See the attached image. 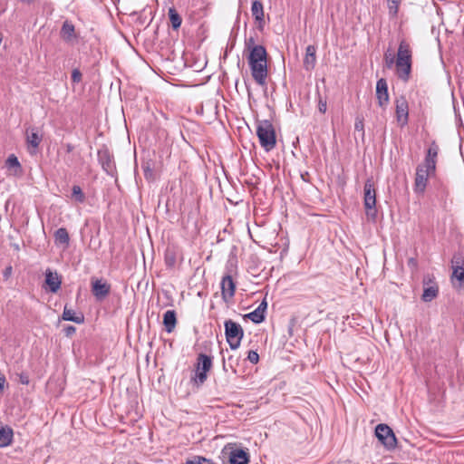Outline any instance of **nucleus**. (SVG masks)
I'll return each mask as SVG.
<instances>
[{
  "mask_svg": "<svg viewBox=\"0 0 464 464\" xmlns=\"http://www.w3.org/2000/svg\"><path fill=\"white\" fill-rule=\"evenodd\" d=\"M267 53L263 45L253 47L248 55V63L251 74L256 82L260 86L266 84L267 77Z\"/></svg>",
  "mask_w": 464,
  "mask_h": 464,
  "instance_id": "obj_1",
  "label": "nucleus"
},
{
  "mask_svg": "<svg viewBox=\"0 0 464 464\" xmlns=\"http://www.w3.org/2000/svg\"><path fill=\"white\" fill-rule=\"evenodd\" d=\"M412 63V51L410 44L401 40L399 44L397 57L395 61L398 77L407 82L410 78Z\"/></svg>",
  "mask_w": 464,
  "mask_h": 464,
  "instance_id": "obj_2",
  "label": "nucleus"
},
{
  "mask_svg": "<svg viewBox=\"0 0 464 464\" xmlns=\"http://www.w3.org/2000/svg\"><path fill=\"white\" fill-rule=\"evenodd\" d=\"M256 135L261 147L266 151H270L276 148V135L272 122L268 120L256 121Z\"/></svg>",
  "mask_w": 464,
  "mask_h": 464,
  "instance_id": "obj_3",
  "label": "nucleus"
},
{
  "mask_svg": "<svg viewBox=\"0 0 464 464\" xmlns=\"http://www.w3.org/2000/svg\"><path fill=\"white\" fill-rule=\"evenodd\" d=\"M225 335L229 347L236 350L240 346L241 340L244 336L242 326L231 319L226 320L224 323Z\"/></svg>",
  "mask_w": 464,
  "mask_h": 464,
  "instance_id": "obj_4",
  "label": "nucleus"
},
{
  "mask_svg": "<svg viewBox=\"0 0 464 464\" xmlns=\"http://www.w3.org/2000/svg\"><path fill=\"white\" fill-rule=\"evenodd\" d=\"M212 367V358L207 354L199 353L197 358L195 375L191 378L198 386L202 385L208 378V372Z\"/></svg>",
  "mask_w": 464,
  "mask_h": 464,
  "instance_id": "obj_5",
  "label": "nucleus"
},
{
  "mask_svg": "<svg viewBox=\"0 0 464 464\" xmlns=\"http://www.w3.org/2000/svg\"><path fill=\"white\" fill-rule=\"evenodd\" d=\"M363 205L366 215L372 219L376 218V190L371 179H368L363 186Z\"/></svg>",
  "mask_w": 464,
  "mask_h": 464,
  "instance_id": "obj_6",
  "label": "nucleus"
},
{
  "mask_svg": "<svg viewBox=\"0 0 464 464\" xmlns=\"http://www.w3.org/2000/svg\"><path fill=\"white\" fill-rule=\"evenodd\" d=\"M375 435L386 449L392 450L396 447V437L388 425L382 423L378 424L375 428Z\"/></svg>",
  "mask_w": 464,
  "mask_h": 464,
  "instance_id": "obj_7",
  "label": "nucleus"
},
{
  "mask_svg": "<svg viewBox=\"0 0 464 464\" xmlns=\"http://www.w3.org/2000/svg\"><path fill=\"white\" fill-rule=\"evenodd\" d=\"M395 114L398 125L401 128L406 126L409 121V104L404 96L395 100Z\"/></svg>",
  "mask_w": 464,
  "mask_h": 464,
  "instance_id": "obj_8",
  "label": "nucleus"
},
{
  "mask_svg": "<svg viewBox=\"0 0 464 464\" xmlns=\"http://www.w3.org/2000/svg\"><path fill=\"white\" fill-rule=\"evenodd\" d=\"M433 171L424 165H419L416 169V175H415V182H414V190L417 193H423L427 183L428 179L430 173Z\"/></svg>",
  "mask_w": 464,
  "mask_h": 464,
  "instance_id": "obj_9",
  "label": "nucleus"
},
{
  "mask_svg": "<svg viewBox=\"0 0 464 464\" xmlns=\"http://www.w3.org/2000/svg\"><path fill=\"white\" fill-rule=\"evenodd\" d=\"M423 294L421 296L422 301L430 302L437 297L439 294V286L434 281V276H427L423 279Z\"/></svg>",
  "mask_w": 464,
  "mask_h": 464,
  "instance_id": "obj_10",
  "label": "nucleus"
},
{
  "mask_svg": "<svg viewBox=\"0 0 464 464\" xmlns=\"http://www.w3.org/2000/svg\"><path fill=\"white\" fill-rule=\"evenodd\" d=\"M111 292V285L103 279H92V293L98 300L104 299Z\"/></svg>",
  "mask_w": 464,
  "mask_h": 464,
  "instance_id": "obj_11",
  "label": "nucleus"
},
{
  "mask_svg": "<svg viewBox=\"0 0 464 464\" xmlns=\"http://www.w3.org/2000/svg\"><path fill=\"white\" fill-rule=\"evenodd\" d=\"M220 286L222 298L225 302H227L235 295L236 284L230 274H227L222 277Z\"/></svg>",
  "mask_w": 464,
  "mask_h": 464,
  "instance_id": "obj_12",
  "label": "nucleus"
},
{
  "mask_svg": "<svg viewBox=\"0 0 464 464\" xmlns=\"http://www.w3.org/2000/svg\"><path fill=\"white\" fill-rule=\"evenodd\" d=\"M376 97L380 107L384 108L389 102L388 85L385 79L381 78L376 83Z\"/></svg>",
  "mask_w": 464,
  "mask_h": 464,
  "instance_id": "obj_13",
  "label": "nucleus"
},
{
  "mask_svg": "<svg viewBox=\"0 0 464 464\" xmlns=\"http://www.w3.org/2000/svg\"><path fill=\"white\" fill-rule=\"evenodd\" d=\"M251 13L252 15L255 17L256 22L258 24V29L263 30L265 24L263 4L258 0L253 1L251 6Z\"/></svg>",
  "mask_w": 464,
  "mask_h": 464,
  "instance_id": "obj_14",
  "label": "nucleus"
},
{
  "mask_svg": "<svg viewBox=\"0 0 464 464\" xmlns=\"http://www.w3.org/2000/svg\"><path fill=\"white\" fill-rule=\"evenodd\" d=\"M45 284L48 285L50 292L56 293L61 287V278L56 272L47 269L45 272Z\"/></svg>",
  "mask_w": 464,
  "mask_h": 464,
  "instance_id": "obj_15",
  "label": "nucleus"
},
{
  "mask_svg": "<svg viewBox=\"0 0 464 464\" xmlns=\"http://www.w3.org/2000/svg\"><path fill=\"white\" fill-rule=\"evenodd\" d=\"M316 63V47L308 45L305 49V56L304 59V68L306 71H312Z\"/></svg>",
  "mask_w": 464,
  "mask_h": 464,
  "instance_id": "obj_16",
  "label": "nucleus"
},
{
  "mask_svg": "<svg viewBox=\"0 0 464 464\" xmlns=\"http://www.w3.org/2000/svg\"><path fill=\"white\" fill-rule=\"evenodd\" d=\"M98 160L102 164V169L107 172L111 173L113 169L112 157L111 156L107 149L98 150Z\"/></svg>",
  "mask_w": 464,
  "mask_h": 464,
  "instance_id": "obj_17",
  "label": "nucleus"
},
{
  "mask_svg": "<svg viewBox=\"0 0 464 464\" xmlns=\"http://www.w3.org/2000/svg\"><path fill=\"white\" fill-rule=\"evenodd\" d=\"M450 282L454 288L464 289V267L451 268Z\"/></svg>",
  "mask_w": 464,
  "mask_h": 464,
  "instance_id": "obj_18",
  "label": "nucleus"
},
{
  "mask_svg": "<svg viewBox=\"0 0 464 464\" xmlns=\"http://www.w3.org/2000/svg\"><path fill=\"white\" fill-rule=\"evenodd\" d=\"M438 156V147L435 143H432V146L429 148L425 160L424 166L428 169L435 171L436 169V158Z\"/></svg>",
  "mask_w": 464,
  "mask_h": 464,
  "instance_id": "obj_19",
  "label": "nucleus"
},
{
  "mask_svg": "<svg viewBox=\"0 0 464 464\" xmlns=\"http://www.w3.org/2000/svg\"><path fill=\"white\" fill-rule=\"evenodd\" d=\"M14 432L9 426L0 425V448L9 446L13 441Z\"/></svg>",
  "mask_w": 464,
  "mask_h": 464,
  "instance_id": "obj_20",
  "label": "nucleus"
},
{
  "mask_svg": "<svg viewBox=\"0 0 464 464\" xmlns=\"http://www.w3.org/2000/svg\"><path fill=\"white\" fill-rule=\"evenodd\" d=\"M249 461L248 454L242 449L231 451L229 456L230 464H247Z\"/></svg>",
  "mask_w": 464,
  "mask_h": 464,
  "instance_id": "obj_21",
  "label": "nucleus"
},
{
  "mask_svg": "<svg viewBox=\"0 0 464 464\" xmlns=\"http://www.w3.org/2000/svg\"><path fill=\"white\" fill-rule=\"evenodd\" d=\"M26 141L28 145L34 149V152L42 141V136L35 128H32L26 130Z\"/></svg>",
  "mask_w": 464,
  "mask_h": 464,
  "instance_id": "obj_22",
  "label": "nucleus"
},
{
  "mask_svg": "<svg viewBox=\"0 0 464 464\" xmlns=\"http://www.w3.org/2000/svg\"><path fill=\"white\" fill-rule=\"evenodd\" d=\"M177 324L176 312L174 310H168L163 315V324L168 333H171Z\"/></svg>",
  "mask_w": 464,
  "mask_h": 464,
  "instance_id": "obj_23",
  "label": "nucleus"
},
{
  "mask_svg": "<svg viewBox=\"0 0 464 464\" xmlns=\"http://www.w3.org/2000/svg\"><path fill=\"white\" fill-rule=\"evenodd\" d=\"M62 318L65 321H71L76 324H82L84 322V316L82 314L80 313L76 314L72 309H68L66 306L63 309Z\"/></svg>",
  "mask_w": 464,
  "mask_h": 464,
  "instance_id": "obj_24",
  "label": "nucleus"
},
{
  "mask_svg": "<svg viewBox=\"0 0 464 464\" xmlns=\"http://www.w3.org/2000/svg\"><path fill=\"white\" fill-rule=\"evenodd\" d=\"M61 37L66 42H70L72 38L75 37L74 25L72 23H70L69 21H65L63 24V26L61 29Z\"/></svg>",
  "mask_w": 464,
  "mask_h": 464,
  "instance_id": "obj_25",
  "label": "nucleus"
},
{
  "mask_svg": "<svg viewBox=\"0 0 464 464\" xmlns=\"http://www.w3.org/2000/svg\"><path fill=\"white\" fill-rule=\"evenodd\" d=\"M54 239L56 244L67 246L70 242V237L67 229L65 227L58 228L54 233Z\"/></svg>",
  "mask_w": 464,
  "mask_h": 464,
  "instance_id": "obj_26",
  "label": "nucleus"
},
{
  "mask_svg": "<svg viewBox=\"0 0 464 464\" xmlns=\"http://www.w3.org/2000/svg\"><path fill=\"white\" fill-rule=\"evenodd\" d=\"M169 18L174 30H178L182 23V18L174 7L169 9Z\"/></svg>",
  "mask_w": 464,
  "mask_h": 464,
  "instance_id": "obj_27",
  "label": "nucleus"
},
{
  "mask_svg": "<svg viewBox=\"0 0 464 464\" xmlns=\"http://www.w3.org/2000/svg\"><path fill=\"white\" fill-rule=\"evenodd\" d=\"M244 318L251 320L255 324H260L265 320V314L258 308L244 315Z\"/></svg>",
  "mask_w": 464,
  "mask_h": 464,
  "instance_id": "obj_28",
  "label": "nucleus"
},
{
  "mask_svg": "<svg viewBox=\"0 0 464 464\" xmlns=\"http://www.w3.org/2000/svg\"><path fill=\"white\" fill-rule=\"evenodd\" d=\"M72 198L77 203H83L85 201V195L82 188L78 185H74L72 188Z\"/></svg>",
  "mask_w": 464,
  "mask_h": 464,
  "instance_id": "obj_29",
  "label": "nucleus"
},
{
  "mask_svg": "<svg viewBox=\"0 0 464 464\" xmlns=\"http://www.w3.org/2000/svg\"><path fill=\"white\" fill-rule=\"evenodd\" d=\"M387 2L390 17L395 18L398 14L399 6L401 5V0H387Z\"/></svg>",
  "mask_w": 464,
  "mask_h": 464,
  "instance_id": "obj_30",
  "label": "nucleus"
},
{
  "mask_svg": "<svg viewBox=\"0 0 464 464\" xmlns=\"http://www.w3.org/2000/svg\"><path fill=\"white\" fill-rule=\"evenodd\" d=\"M464 267V256L462 253H455L451 258V268Z\"/></svg>",
  "mask_w": 464,
  "mask_h": 464,
  "instance_id": "obj_31",
  "label": "nucleus"
},
{
  "mask_svg": "<svg viewBox=\"0 0 464 464\" xmlns=\"http://www.w3.org/2000/svg\"><path fill=\"white\" fill-rule=\"evenodd\" d=\"M186 464H214V462L205 457L195 456L191 459H188Z\"/></svg>",
  "mask_w": 464,
  "mask_h": 464,
  "instance_id": "obj_32",
  "label": "nucleus"
},
{
  "mask_svg": "<svg viewBox=\"0 0 464 464\" xmlns=\"http://www.w3.org/2000/svg\"><path fill=\"white\" fill-rule=\"evenodd\" d=\"M354 130L361 133L362 138H364V122L363 118L357 116L354 123Z\"/></svg>",
  "mask_w": 464,
  "mask_h": 464,
  "instance_id": "obj_33",
  "label": "nucleus"
},
{
  "mask_svg": "<svg viewBox=\"0 0 464 464\" xmlns=\"http://www.w3.org/2000/svg\"><path fill=\"white\" fill-rule=\"evenodd\" d=\"M6 165L9 168H20V163L18 159L14 155H10L6 160Z\"/></svg>",
  "mask_w": 464,
  "mask_h": 464,
  "instance_id": "obj_34",
  "label": "nucleus"
},
{
  "mask_svg": "<svg viewBox=\"0 0 464 464\" xmlns=\"http://www.w3.org/2000/svg\"><path fill=\"white\" fill-rule=\"evenodd\" d=\"M327 110V101L325 98H323L320 94H318V111L321 113H325Z\"/></svg>",
  "mask_w": 464,
  "mask_h": 464,
  "instance_id": "obj_35",
  "label": "nucleus"
},
{
  "mask_svg": "<svg viewBox=\"0 0 464 464\" xmlns=\"http://www.w3.org/2000/svg\"><path fill=\"white\" fill-rule=\"evenodd\" d=\"M247 360L253 363L256 364L259 362V355L256 351H249L247 354Z\"/></svg>",
  "mask_w": 464,
  "mask_h": 464,
  "instance_id": "obj_36",
  "label": "nucleus"
},
{
  "mask_svg": "<svg viewBox=\"0 0 464 464\" xmlns=\"http://www.w3.org/2000/svg\"><path fill=\"white\" fill-rule=\"evenodd\" d=\"M245 45H246V49H247L249 51V53H251L252 48L256 47L258 44H256L255 38L253 36H251L245 40Z\"/></svg>",
  "mask_w": 464,
  "mask_h": 464,
  "instance_id": "obj_37",
  "label": "nucleus"
},
{
  "mask_svg": "<svg viewBox=\"0 0 464 464\" xmlns=\"http://www.w3.org/2000/svg\"><path fill=\"white\" fill-rule=\"evenodd\" d=\"M82 80V72L78 69H73L72 72V81L75 83L80 82Z\"/></svg>",
  "mask_w": 464,
  "mask_h": 464,
  "instance_id": "obj_38",
  "label": "nucleus"
},
{
  "mask_svg": "<svg viewBox=\"0 0 464 464\" xmlns=\"http://www.w3.org/2000/svg\"><path fill=\"white\" fill-rule=\"evenodd\" d=\"M223 371L227 372L229 370H231L232 372L234 373H237V369L235 368V366L231 363V362H228V364H227L225 359H223Z\"/></svg>",
  "mask_w": 464,
  "mask_h": 464,
  "instance_id": "obj_39",
  "label": "nucleus"
},
{
  "mask_svg": "<svg viewBox=\"0 0 464 464\" xmlns=\"http://www.w3.org/2000/svg\"><path fill=\"white\" fill-rule=\"evenodd\" d=\"M384 59H385L386 66L388 68H391L393 65V63H395V61H396V60H394V57L392 54H388L387 53L384 54Z\"/></svg>",
  "mask_w": 464,
  "mask_h": 464,
  "instance_id": "obj_40",
  "label": "nucleus"
},
{
  "mask_svg": "<svg viewBox=\"0 0 464 464\" xmlns=\"http://www.w3.org/2000/svg\"><path fill=\"white\" fill-rule=\"evenodd\" d=\"M76 331V328L72 325H67L66 327H64L63 329V332L65 334L66 336H72Z\"/></svg>",
  "mask_w": 464,
  "mask_h": 464,
  "instance_id": "obj_41",
  "label": "nucleus"
},
{
  "mask_svg": "<svg viewBox=\"0 0 464 464\" xmlns=\"http://www.w3.org/2000/svg\"><path fill=\"white\" fill-rule=\"evenodd\" d=\"M257 308L259 309V311H260L261 313H263V314H265L266 310V308H267V303H266V299H264V300L260 303V304L257 306Z\"/></svg>",
  "mask_w": 464,
  "mask_h": 464,
  "instance_id": "obj_42",
  "label": "nucleus"
},
{
  "mask_svg": "<svg viewBox=\"0 0 464 464\" xmlns=\"http://www.w3.org/2000/svg\"><path fill=\"white\" fill-rule=\"evenodd\" d=\"M143 169H144V175H145L146 179H150L152 177L153 171L149 166L144 167Z\"/></svg>",
  "mask_w": 464,
  "mask_h": 464,
  "instance_id": "obj_43",
  "label": "nucleus"
},
{
  "mask_svg": "<svg viewBox=\"0 0 464 464\" xmlns=\"http://www.w3.org/2000/svg\"><path fill=\"white\" fill-rule=\"evenodd\" d=\"M19 381L23 384H28L29 383V377H28V375H26L24 373H22L19 376Z\"/></svg>",
  "mask_w": 464,
  "mask_h": 464,
  "instance_id": "obj_44",
  "label": "nucleus"
},
{
  "mask_svg": "<svg viewBox=\"0 0 464 464\" xmlns=\"http://www.w3.org/2000/svg\"><path fill=\"white\" fill-rule=\"evenodd\" d=\"M5 378L4 375L0 374V393L3 392V390L5 388Z\"/></svg>",
  "mask_w": 464,
  "mask_h": 464,
  "instance_id": "obj_45",
  "label": "nucleus"
},
{
  "mask_svg": "<svg viewBox=\"0 0 464 464\" xmlns=\"http://www.w3.org/2000/svg\"><path fill=\"white\" fill-rule=\"evenodd\" d=\"M12 273V266H8L4 271V277L8 278Z\"/></svg>",
  "mask_w": 464,
  "mask_h": 464,
  "instance_id": "obj_46",
  "label": "nucleus"
},
{
  "mask_svg": "<svg viewBox=\"0 0 464 464\" xmlns=\"http://www.w3.org/2000/svg\"><path fill=\"white\" fill-rule=\"evenodd\" d=\"M72 150H73V146H72V144H67V145H66V150H67L68 152L72 151Z\"/></svg>",
  "mask_w": 464,
  "mask_h": 464,
  "instance_id": "obj_47",
  "label": "nucleus"
},
{
  "mask_svg": "<svg viewBox=\"0 0 464 464\" xmlns=\"http://www.w3.org/2000/svg\"><path fill=\"white\" fill-rule=\"evenodd\" d=\"M227 361H228V362H231V363H232V362H234V358H233V356H232V355H231V356H229V357H228V359H227Z\"/></svg>",
  "mask_w": 464,
  "mask_h": 464,
  "instance_id": "obj_48",
  "label": "nucleus"
},
{
  "mask_svg": "<svg viewBox=\"0 0 464 464\" xmlns=\"http://www.w3.org/2000/svg\"><path fill=\"white\" fill-rule=\"evenodd\" d=\"M169 261H171V263H174V260H171V258H169V260H167V263H169Z\"/></svg>",
  "mask_w": 464,
  "mask_h": 464,
  "instance_id": "obj_49",
  "label": "nucleus"
},
{
  "mask_svg": "<svg viewBox=\"0 0 464 464\" xmlns=\"http://www.w3.org/2000/svg\"><path fill=\"white\" fill-rule=\"evenodd\" d=\"M169 261H171V263H174V260H171V258H169V260H167V263H169Z\"/></svg>",
  "mask_w": 464,
  "mask_h": 464,
  "instance_id": "obj_50",
  "label": "nucleus"
},
{
  "mask_svg": "<svg viewBox=\"0 0 464 464\" xmlns=\"http://www.w3.org/2000/svg\"><path fill=\"white\" fill-rule=\"evenodd\" d=\"M169 261H171V263H174V260H171V258H169V260H167V263H169Z\"/></svg>",
  "mask_w": 464,
  "mask_h": 464,
  "instance_id": "obj_51",
  "label": "nucleus"
}]
</instances>
